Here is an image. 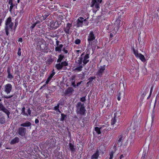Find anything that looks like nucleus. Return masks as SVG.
I'll use <instances>...</instances> for the list:
<instances>
[{
    "label": "nucleus",
    "instance_id": "6",
    "mask_svg": "<svg viewBox=\"0 0 159 159\" xmlns=\"http://www.w3.org/2000/svg\"><path fill=\"white\" fill-rule=\"evenodd\" d=\"M121 117L118 115V113L114 114V116L111 120V124L113 125L116 124V125H119L120 122V118Z\"/></svg>",
    "mask_w": 159,
    "mask_h": 159
},
{
    "label": "nucleus",
    "instance_id": "48",
    "mask_svg": "<svg viewBox=\"0 0 159 159\" xmlns=\"http://www.w3.org/2000/svg\"><path fill=\"white\" fill-rule=\"evenodd\" d=\"M72 85L74 87H76V85L75 84V81H74L73 82H72Z\"/></svg>",
    "mask_w": 159,
    "mask_h": 159
},
{
    "label": "nucleus",
    "instance_id": "25",
    "mask_svg": "<svg viewBox=\"0 0 159 159\" xmlns=\"http://www.w3.org/2000/svg\"><path fill=\"white\" fill-rule=\"evenodd\" d=\"M148 91L147 89H145L144 92L141 95L140 99L141 101H143L146 94L148 93Z\"/></svg>",
    "mask_w": 159,
    "mask_h": 159
},
{
    "label": "nucleus",
    "instance_id": "38",
    "mask_svg": "<svg viewBox=\"0 0 159 159\" xmlns=\"http://www.w3.org/2000/svg\"><path fill=\"white\" fill-rule=\"evenodd\" d=\"M13 96V95H9V96L4 95L2 97L7 99H8L11 98Z\"/></svg>",
    "mask_w": 159,
    "mask_h": 159
},
{
    "label": "nucleus",
    "instance_id": "14",
    "mask_svg": "<svg viewBox=\"0 0 159 159\" xmlns=\"http://www.w3.org/2000/svg\"><path fill=\"white\" fill-rule=\"evenodd\" d=\"M74 91V90L72 88L69 87L65 91V94L70 96L72 94Z\"/></svg>",
    "mask_w": 159,
    "mask_h": 159
},
{
    "label": "nucleus",
    "instance_id": "3",
    "mask_svg": "<svg viewBox=\"0 0 159 159\" xmlns=\"http://www.w3.org/2000/svg\"><path fill=\"white\" fill-rule=\"evenodd\" d=\"M76 112L77 114L80 115H84L85 114L86 109L83 103L79 102L77 103L76 106Z\"/></svg>",
    "mask_w": 159,
    "mask_h": 159
},
{
    "label": "nucleus",
    "instance_id": "26",
    "mask_svg": "<svg viewBox=\"0 0 159 159\" xmlns=\"http://www.w3.org/2000/svg\"><path fill=\"white\" fill-rule=\"evenodd\" d=\"M64 58V55L62 54H60L58 56V58L57 60V62H61V61Z\"/></svg>",
    "mask_w": 159,
    "mask_h": 159
},
{
    "label": "nucleus",
    "instance_id": "64",
    "mask_svg": "<svg viewBox=\"0 0 159 159\" xmlns=\"http://www.w3.org/2000/svg\"><path fill=\"white\" fill-rule=\"evenodd\" d=\"M20 0H17V2L19 3L20 2Z\"/></svg>",
    "mask_w": 159,
    "mask_h": 159
},
{
    "label": "nucleus",
    "instance_id": "37",
    "mask_svg": "<svg viewBox=\"0 0 159 159\" xmlns=\"http://www.w3.org/2000/svg\"><path fill=\"white\" fill-rule=\"evenodd\" d=\"M81 40L79 39H76L75 41V43L76 44H79Z\"/></svg>",
    "mask_w": 159,
    "mask_h": 159
},
{
    "label": "nucleus",
    "instance_id": "18",
    "mask_svg": "<svg viewBox=\"0 0 159 159\" xmlns=\"http://www.w3.org/2000/svg\"><path fill=\"white\" fill-rule=\"evenodd\" d=\"M5 25H10L11 26L13 27L14 24L11 22V17H8L6 20Z\"/></svg>",
    "mask_w": 159,
    "mask_h": 159
},
{
    "label": "nucleus",
    "instance_id": "63",
    "mask_svg": "<svg viewBox=\"0 0 159 159\" xmlns=\"http://www.w3.org/2000/svg\"><path fill=\"white\" fill-rule=\"evenodd\" d=\"M17 26V25H16V23L15 24V28Z\"/></svg>",
    "mask_w": 159,
    "mask_h": 159
},
{
    "label": "nucleus",
    "instance_id": "4",
    "mask_svg": "<svg viewBox=\"0 0 159 159\" xmlns=\"http://www.w3.org/2000/svg\"><path fill=\"white\" fill-rule=\"evenodd\" d=\"M88 18L84 19L82 17H80L77 20L76 26L78 27H82L84 23L85 25H88L89 22L87 21Z\"/></svg>",
    "mask_w": 159,
    "mask_h": 159
},
{
    "label": "nucleus",
    "instance_id": "27",
    "mask_svg": "<svg viewBox=\"0 0 159 159\" xmlns=\"http://www.w3.org/2000/svg\"><path fill=\"white\" fill-rule=\"evenodd\" d=\"M83 68V66L82 65H79V67L75 68L73 70L75 71H80L82 70V68Z\"/></svg>",
    "mask_w": 159,
    "mask_h": 159
},
{
    "label": "nucleus",
    "instance_id": "36",
    "mask_svg": "<svg viewBox=\"0 0 159 159\" xmlns=\"http://www.w3.org/2000/svg\"><path fill=\"white\" fill-rule=\"evenodd\" d=\"M147 156V153L145 152H143L142 156L141 157V159H144Z\"/></svg>",
    "mask_w": 159,
    "mask_h": 159
},
{
    "label": "nucleus",
    "instance_id": "11",
    "mask_svg": "<svg viewBox=\"0 0 159 159\" xmlns=\"http://www.w3.org/2000/svg\"><path fill=\"white\" fill-rule=\"evenodd\" d=\"M105 69V66H101L99 67L98 68V71L96 75H97L98 77H102L104 72Z\"/></svg>",
    "mask_w": 159,
    "mask_h": 159
},
{
    "label": "nucleus",
    "instance_id": "49",
    "mask_svg": "<svg viewBox=\"0 0 159 159\" xmlns=\"http://www.w3.org/2000/svg\"><path fill=\"white\" fill-rule=\"evenodd\" d=\"M59 41L57 40V39H56V44L57 46H59Z\"/></svg>",
    "mask_w": 159,
    "mask_h": 159
},
{
    "label": "nucleus",
    "instance_id": "33",
    "mask_svg": "<svg viewBox=\"0 0 159 159\" xmlns=\"http://www.w3.org/2000/svg\"><path fill=\"white\" fill-rule=\"evenodd\" d=\"M66 116L64 114L62 113L61 114V118H60V120L61 121H63L64 120L66 119Z\"/></svg>",
    "mask_w": 159,
    "mask_h": 159
},
{
    "label": "nucleus",
    "instance_id": "35",
    "mask_svg": "<svg viewBox=\"0 0 159 159\" xmlns=\"http://www.w3.org/2000/svg\"><path fill=\"white\" fill-rule=\"evenodd\" d=\"M114 153V152L112 151L109 153L110 158L111 159H112L113 157V155Z\"/></svg>",
    "mask_w": 159,
    "mask_h": 159
},
{
    "label": "nucleus",
    "instance_id": "50",
    "mask_svg": "<svg viewBox=\"0 0 159 159\" xmlns=\"http://www.w3.org/2000/svg\"><path fill=\"white\" fill-rule=\"evenodd\" d=\"M75 78V75H73L71 76V80H74Z\"/></svg>",
    "mask_w": 159,
    "mask_h": 159
},
{
    "label": "nucleus",
    "instance_id": "34",
    "mask_svg": "<svg viewBox=\"0 0 159 159\" xmlns=\"http://www.w3.org/2000/svg\"><path fill=\"white\" fill-rule=\"evenodd\" d=\"M59 104H58L57 106H55L54 107V110L55 111H57L58 112H59V113H61V111H60V110L59 109Z\"/></svg>",
    "mask_w": 159,
    "mask_h": 159
},
{
    "label": "nucleus",
    "instance_id": "15",
    "mask_svg": "<svg viewBox=\"0 0 159 159\" xmlns=\"http://www.w3.org/2000/svg\"><path fill=\"white\" fill-rule=\"evenodd\" d=\"M58 27H59V25L58 22H51L50 27L52 29H57Z\"/></svg>",
    "mask_w": 159,
    "mask_h": 159
},
{
    "label": "nucleus",
    "instance_id": "46",
    "mask_svg": "<svg viewBox=\"0 0 159 159\" xmlns=\"http://www.w3.org/2000/svg\"><path fill=\"white\" fill-rule=\"evenodd\" d=\"M36 23H35V24H34L33 25H32L30 27V28L32 29H33L34 27L36 25Z\"/></svg>",
    "mask_w": 159,
    "mask_h": 159
},
{
    "label": "nucleus",
    "instance_id": "39",
    "mask_svg": "<svg viewBox=\"0 0 159 159\" xmlns=\"http://www.w3.org/2000/svg\"><path fill=\"white\" fill-rule=\"evenodd\" d=\"M27 112V113L28 114V116L29 115L30 116L31 115V110H30V108L29 107L28 108Z\"/></svg>",
    "mask_w": 159,
    "mask_h": 159
},
{
    "label": "nucleus",
    "instance_id": "43",
    "mask_svg": "<svg viewBox=\"0 0 159 159\" xmlns=\"http://www.w3.org/2000/svg\"><path fill=\"white\" fill-rule=\"evenodd\" d=\"M17 54L19 56H20L21 55V52L20 51V48H19L18 49V52H17Z\"/></svg>",
    "mask_w": 159,
    "mask_h": 159
},
{
    "label": "nucleus",
    "instance_id": "20",
    "mask_svg": "<svg viewBox=\"0 0 159 159\" xmlns=\"http://www.w3.org/2000/svg\"><path fill=\"white\" fill-rule=\"evenodd\" d=\"M99 151L97 150L96 151V152L91 156V159H97L99 157Z\"/></svg>",
    "mask_w": 159,
    "mask_h": 159
},
{
    "label": "nucleus",
    "instance_id": "58",
    "mask_svg": "<svg viewBox=\"0 0 159 159\" xmlns=\"http://www.w3.org/2000/svg\"><path fill=\"white\" fill-rule=\"evenodd\" d=\"M14 6H10V9H12L13 7H14Z\"/></svg>",
    "mask_w": 159,
    "mask_h": 159
},
{
    "label": "nucleus",
    "instance_id": "60",
    "mask_svg": "<svg viewBox=\"0 0 159 159\" xmlns=\"http://www.w3.org/2000/svg\"><path fill=\"white\" fill-rule=\"evenodd\" d=\"M82 73H83V75L82 76H80V77H84V73H83V72H82Z\"/></svg>",
    "mask_w": 159,
    "mask_h": 159
},
{
    "label": "nucleus",
    "instance_id": "7",
    "mask_svg": "<svg viewBox=\"0 0 159 159\" xmlns=\"http://www.w3.org/2000/svg\"><path fill=\"white\" fill-rule=\"evenodd\" d=\"M0 111H2L5 113L7 116V118H9L10 112L6 108L2 102H0Z\"/></svg>",
    "mask_w": 159,
    "mask_h": 159
},
{
    "label": "nucleus",
    "instance_id": "21",
    "mask_svg": "<svg viewBox=\"0 0 159 159\" xmlns=\"http://www.w3.org/2000/svg\"><path fill=\"white\" fill-rule=\"evenodd\" d=\"M7 78L11 80L13 79L14 78V76L12 75L11 72L10 68H8L7 70Z\"/></svg>",
    "mask_w": 159,
    "mask_h": 159
},
{
    "label": "nucleus",
    "instance_id": "44",
    "mask_svg": "<svg viewBox=\"0 0 159 159\" xmlns=\"http://www.w3.org/2000/svg\"><path fill=\"white\" fill-rule=\"evenodd\" d=\"M117 99L118 101L120 100V93H119L118 94Z\"/></svg>",
    "mask_w": 159,
    "mask_h": 159
},
{
    "label": "nucleus",
    "instance_id": "8",
    "mask_svg": "<svg viewBox=\"0 0 159 159\" xmlns=\"http://www.w3.org/2000/svg\"><path fill=\"white\" fill-rule=\"evenodd\" d=\"M96 37L94 32L93 31H91L88 37V41L89 44L92 43V42L95 39Z\"/></svg>",
    "mask_w": 159,
    "mask_h": 159
},
{
    "label": "nucleus",
    "instance_id": "53",
    "mask_svg": "<svg viewBox=\"0 0 159 159\" xmlns=\"http://www.w3.org/2000/svg\"><path fill=\"white\" fill-rule=\"evenodd\" d=\"M46 84H44V85H43L41 88L40 89H43L44 87H46Z\"/></svg>",
    "mask_w": 159,
    "mask_h": 159
},
{
    "label": "nucleus",
    "instance_id": "28",
    "mask_svg": "<svg viewBox=\"0 0 159 159\" xmlns=\"http://www.w3.org/2000/svg\"><path fill=\"white\" fill-rule=\"evenodd\" d=\"M123 140V138L122 136H121V135H120L119 138V139H118V140L117 141V143L119 145H121L122 144L121 141Z\"/></svg>",
    "mask_w": 159,
    "mask_h": 159
},
{
    "label": "nucleus",
    "instance_id": "41",
    "mask_svg": "<svg viewBox=\"0 0 159 159\" xmlns=\"http://www.w3.org/2000/svg\"><path fill=\"white\" fill-rule=\"evenodd\" d=\"M82 51L80 50H76L75 51V52L78 55V56L79 55V54Z\"/></svg>",
    "mask_w": 159,
    "mask_h": 159
},
{
    "label": "nucleus",
    "instance_id": "51",
    "mask_svg": "<svg viewBox=\"0 0 159 159\" xmlns=\"http://www.w3.org/2000/svg\"><path fill=\"white\" fill-rule=\"evenodd\" d=\"M18 42H22V38H19V39H18Z\"/></svg>",
    "mask_w": 159,
    "mask_h": 159
},
{
    "label": "nucleus",
    "instance_id": "55",
    "mask_svg": "<svg viewBox=\"0 0 159 159\" xmlns=\"http://www.w3.org/2000/svg\"><path fill=\"white\" fill-rule=\"evenodd\" d=\"M113 36V34L112 33L110 34V37L111 38H112Z\"/></svg>",
    "mask_w": 159,
    "mask_h": 159
},
{
    "label": "nucleus",
    "instance_id": "61",
    "mask_svg": "<svg viewBox=\"0 0 159 159\" xmlns=\"http://www.w3.org/2000/svg\"><path fill=\"white\" fill-rule=\"evenodd\" d=\"M152 92V90H150V94H151Z\"/></svg>",
    "mask_w": 159,
    "mask_h": 159
},
{
    "label": "nucleus",
    "instance_id": "56",
    "mask_svg": "<svg viewBox=\"0 0 159 159\" xmlns=\"http://www.w3.org/2000/svg\"><path fill=\"white\" fill-rule=\"evenodd\" d=\"M151 94H150L148 96V97L147 98V99H149L150 98V97L151 96Z\"/></svg>",
    "mask_w": 159,
    "mask_h": 159
},
{
    "label": "nucleus",
    "instance_id": "9",
    "mask_svg": "<svg viewBox=\"0 0 159 159\" xmlns=\"http://www.w3.org/2000/svg\"><path fill=\"white\" fill-rule=\"evenodd\" d=\"M133 53L135 56L137 58H139L143 62L145 61L144 56L141 53H139L137 50H136L134 48L133 49Z\"/></svg>",
    "mask_w": 159,
    "mask_h": 159
},
{
    "label": "nucleus",
    "instance_id": "13",
    "mask_svg": "<svg viewBox=\"0 0 159 159\" xmlns=\"http://www.w3.org/2000/svg\"><path fill=\"white\" fill-rule=\"evenodd\" d=\"M71 26L72 24H71L69 23L67 24L66 27L64 28V31L66 34H70L69 31Z\"/></svg>",
    "mask_w": 159,
    "mask_h": 159
},
{
    "label": "nucleus",
    "instance_id": "23",
    "mask_svg": "<svg viewBox=\"0 0 159 159\" xmlns=\"http://www.w3.org/2000/svg\"><path fill=\"white\" fill-rule=\"evenodd\" d=\"M63 47V45L62 44H60L59 46H57V47H55V50L56 51L60 52L61 51V48Z\"/></svg>",
    "mask_w": 159,
    "mask_h": 159
},
{
    "label": "nucleus",
    "instance_id": "57",
    "mask_svg": "<svg viewBox=\"0 0 159 159\" xmlns=\"http://www.w3.org/2000/svg\"><path fill=\"white\" fill-rule=\"evenodd\" d=\"M93 79H94V78H93V77H91L90 78H89V80H90V81L91 80H93Z\"/></svg>",
    "mask_w": 159,
    "mask_h": 159
},
{
    "label": "nucleus",
    "instance_id": "42",
    "mask_svg": "<svg viewBox=\"0 0 159 159\" xmlns=\"http://www.w3.org/2000/svg\"><path fill=\"white\" fill-rule=\"evenodd\" d=\"M80 100L82 102H84L86 101L85 97H83L80 98Z\"/></svg>",
    "mask_w": 159,
    "mask_h": 159
},
{
    "label": "nucleus",
    "instance_id": "17",
    "mask_svg": "<svg viewBox=\"0 0 159 159\" xmlns=\"http://www.w3.org/2000/svg\"><path fill=\"white\" fill-rule=\"evenodd\" d=\"M40 48L41 51L44 52H48V48L46 44H42L40 46Z\"/></svg>",
    "mask_w": 159,
    "mask_h": 159
},
{
    "label": "nucleus",
    "instance_id": "22",
    "mask_svg": "<svg viewBox=\"0 0 159 159\" xmlns=\"http://www.w3.org/2000/svg\"><path fill=\"white\" fill-rule=\"evenodd\" d=\"M55 74V73L54 71V70H53L52 71V73L51 74H50V75L48 78L47 79V80L45 82L46 84H47L48 83V82L51 80L52 77Z\"/></svg>",
    "mask_w": 159,
    "mask_h": 159
},
{
    "label": "nucleus",
    "instance_id": "47",
    "mask_svg": "<svg viewBox=\"0 0 159 159\" xmlns=\"http://www.w3.org/2000/svg\"><path fill=\"white\" fill-rule=\"evenodd\" d=\"M39 121L37 119H36L35 120V122L36 124H38L39 123Z\"/></svg>",
    "mask_w": 159,
    "mask_h": 159
},
{
    "label": "nucleus",
    "instance_id": "29",
    "mask_svg": "<svg viewBox=\"0 0 159 159\" xmlns=\"http://www.w3.org/2000/svg\"><path fill=\"white\" fill-rule=\"evenodd\" d=\"M25 108L24 107H23L21 109V114H22L23 115L28 116V114L27 113L25 112Z\"/></svg>",
    "mask_w": 159,
    "mask_h": 159
},
{
    "label": "nucleus",
    "instance_id": "16",
    "mask_svg": "<svg viewBox=\"0 0 159 159\" xmlns=\"http://www.w3.org/2000/svg\"><path fill=\"white\" fill-rule=\"evenodd\" d=\"M13 29V27L10 25H5V30L6 34L7 35L9 34V31L12 30Z\"/></svg>",
    "mask_w": 159,
    "mask_h": 159
},
{
    "label": "nucleus",
    "instance_id": "1",
    "mask_svg": "<svg viewBox=\"0 0 159 159\" xmlns=\"http://www.w3.org/2000/svg\"><path fill=\"white\" fill-rule=\"evenodd\" d=\"M31 123L29 121H26L25 122L20 125V126L18 128L17 132L19 135L23 137L26 134L27 128L31 129Z\"/></svg>",
    "mask_w": 159,
    "mask_h": 159
},
{
    "label": "nucleus",
    "instance_id": "31",
    "mask_svg": "<svg viewBox=\"0 0 159 159\" xmlns=\"http://www.w3.org/2000/svg\"><path fill=\"white\" fill-rule=\"evenodd\" d=\"M120 22V19H117L116 20L115 24L116 26H120L121 24ZM121 24L122 25V23H121Z\"/></svg>",
    "mask_w": 159,
    "mask_h": 159
},
{
    "label": "nucleus",
    "instance_id": "30",
    "mask_svg": "<svg viewBox=\"0 0 159 159\" xmlns=\"http://www.w3.org/2000/svg\"><path fill=\"white\" fill-rule=\"evenodd\" d=\"M102 127L101 128H99L97 127H96L95 128V130L98 134H100L101 133L100 130L102 129Z\"/></svg>",
    "mask_w": 159,
    "mask_h": 159
},
{
    "label": "nucleus",
    "instance_id": "24",
    "mask_svg": "<svg viewBox=\"0 0 159 159\" xmlns=\"http://www.w3.org/2000/svg\"><path fill=\"white\" fill-rule=\"evenodd\" d=\"M69 147L70 151L74 152L75 151V148L74 146L71 143H70L69 144Z\"/></svg>",
    "mask_w": 159,
    "mask_h": 159
},
{
    "label": "nucleus",
    "instance_id": "2",
    "mask_svg": "<svg viewBox=\"0 0 159 159\" xmlns=\"http://www.w3.org/2000/svg\"><path fill=\"white\" fill-rule=\"evenodd\" d=\"M89 54H85L84 52H83L80 55V57L78 58V60L75 62L78 65H81L83 62L84 65H86L89 61Z\"/></svg>",
    "mask_w": 159,
    "mask_h": 159
},
{
    "label": "nucleus",
    "instance_id": "54",
    "mask_svg": "<svg viewBox=\"0 0 159 159\" xmlns=\"http://www.w3.org/2000/svg\"><path fill=\"white\" fill-rule=\"evenodd\" d=\"M81 82L82 81L78 83L76 85L77 86H78L79 85H80Z\"/></svg>",
    "mask_w": 159,
    "mask_h": 159
},
{
    "label": "nucleus",
    "instance_id": "45",
    "mask_svg": "<svg viewBox=\"0 0 159 159\" xmlns=\"http://www.w3.org/2000/svg\"><path fill=\"white\" fill-rule=\"evenodd\" d=\"M62 51L64 52V53L66 54L68 53V51L65 48L63 49Z\"/></svg>",
    "mask_w": 159,
    "mask_h": 159
},
{
    "label": "nucleus",
    "instance_id": "19",
    "mask_svg": "<svg viewBox=\"0 0 159 159\" xmlns=\"http://www.w3.org/2000/svg\"><path fill=\"white\" fill-rule=\"evenodd\" d=\"M19 140V138L18 137H16L11 140L10 143L11 144H14L18 143Z\"/></svg>",
    "mask_w": 159,
    "mask_h": 159
},
{
    "label": "nucleus",
    "instance_id": "12",
    "mask_svg": "<svg viewBox=\"0 0 159 159\" xmlns=\"http://www.w3.org/2000/svg\"><path fill=\"white\" fill-rule=\"evenodd\" d=\"M4 91L7 94L10 93L12 89V85L9 83L7 84L4 86Z\"/></svg>",
    "mask_w": 159,
    "mask_h": 159
},
{
    "label": "nucleus",
    "instance_id": "40",
    "mask_svg": "<svg viewBox=\"0 0 159 159\" xmlns=\"http://www.w3.org/2000/svg\"><path fill=\"white\" fill-rule=\"evenodd\" d=\"M8 0V3L11 6H15V5L13 4V0Z\"/></svg>",
    "mask_w": 159,
    "mask_h": 159
},
{
    "label": "nucleus",
    "instance_id": "62",
    "mask_svg": "<svg viewBox=\"0 0 159 159\" xmlns=\"http://www.w3.org/2000/svg\"><path fill=\"white\" fill-rule=\"evenodd\" d=\"M153 86H152L151 87V89H150V90H153Z\"/></svg>",
    "mask_w": 159,
    "mask_h": 159
},
{
    "label": "nucleus",
    "instance_id": "59",
    "mask_svg": "<svg viewBox=\"0 0 159 159\" xmlns=\"http://www.w3.org/2000/svg\"><path fill=\"white\" fill-rule=\"evenodd\" d=\"M48 15H44V16L45 17V18H47L48 16Z\"/></svg>",
    "mask_w": 159,
    "mask_h": 159
},
{
    "label": "nucleus",
    "instance_id": "5",
    "mask_svg": "<svg viewBox=\"0 0 159 159\" xmlns=\"http://www.w3.org/2000/svg\"><path fill=\"white\" fill-rule=\"evenodd\" d=\"M102 0H92L91 7H93V10L96 11L99 8V5L102 2Z\"/></svg>",
    "mask_w": 159,
    "mask_h": 159
},
{
    "label": "nucleus",
    "instance_id": "32",
    "mask_svg": "<svg viewBox=\"0 0 159 159\" xmlns=\"http://www.w3.org/2000/svg\"><path fill=\"white\" fill-rule=\"evenodd\" d=\"M0 123L2 124L5 123V118L4 116L2 117L0 119Z\"/></svg>",
    "mask_w": 159,
    "mask_h": 159
},
{
    "label": "nucleus",
    "instance_id": "52",
    "mask_svg": "<svg viewBox=\"0 0 159 159\" xmlns=\"http://www.w3.org/2000/svg\"><path fill=\"white\" fill-rule=\"evenodd\" d=\"M125 157L123 155H121L120 157V159H121L122 158L124 157Z\"/></svg>",
    "mask_w": 159,
    "mask_h": 159
},
{
    "label": "nucleus",
    "instance_id": "10",
    "mask_svg": "<svg viewBox=\"0 0 159 159\" xmlns=\"http://www.w3.org/2000/svg\"><path fill=\"white\" fill-rule=\"evenodd\" d=\"M58 64L55 65V67L58 70L62 69L64 66H66L68 65V63L66 61H64L62 62H59Z\"/></svg>",
    "mask_w": 159,
    "mask_h": 159
}]
</instances>
